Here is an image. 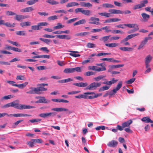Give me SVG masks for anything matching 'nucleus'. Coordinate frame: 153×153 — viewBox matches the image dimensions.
Masks as SVG:
<instances>
[{
    "label": "nucleus",
    "instance_id": "nucleus-18",
    "mask_svg": "<svg viewBox=\"0 0 153 153\" xmlns=\"http://www.w3.org/2000/svg\"><path fill=\"white\" fill-rule=\"evenodd\" d=\"M19 102V100H16L10 103V106L14 107L18 109L19 105V104L18 103Z\"/></svg>",
    "mask_w": 153,
    "mask_h": 153
},
{
    "label": "nucleus",
    "instance_id": "nucleus-12",
    "mask_svg": "<svg viewBox=\"0 0 153 153\" xmlns=\"http://www.w3.org/2000/svg\"><path fill=\"white\" fill-rule=\"evenodd\" d=\"M123 82L122 81H119L118 85H117L116 88L114 89L112 91L113 93H115L117 92L118 91L121 87L122 85Z\"/></svg>",
    "mask_w": 153,
    "mask_h": 153
},
{
    "label": "nucleus",
    "instance_id": "nucleus-37",
    "mask_svg": "<svg viewBox=\"0 0 153 153\" xmlns=\"http://www.w3.org/2000/svg\"><path fill=\"white\" fill-rule=\"evenodd\" d=\"M102 6L106 8H114V6L110 4L105 3L102 4Z\"/></svg>",
    "mask_w": 153,
    "mask_h": 153
},
{
    "label": "nucleus",
    "instance_id": "nucleus-42",
    "mask_svg": "<svg viewBox=\"0 0 153 153\" xmlns=\"http://www.w3.org/2000/svg\"><path fill=\"white\" fill-rule=\"evenodd\" d=\"M110 27L109 26H105L102 28V30H105V32L107 33H108L111 31V30L109 29Z\"/></svg>",
    "mask_w": 153,
    "mask_h": 153
},
{
    "label": "nucleus",
    "instance_id": "nucleus-35",
    "mask_svg": "<svg viewBox=\"0 0 153 153\" xmlns=\"http://www.w3.org/2000/svg\"><path fill=\"white\" fill-rule=\"evenodd\" d=\"M64 27V25H62L61 23H58L57 24V25L54 26L53 28L54 29H58L62 28Z\"/></svg>",
    "mask_w": 153,
    "mask_h": 153
},
{
    "label": "nucleus",
    "instance_id": "nucleus-15",
    "mask_svg": "<svg viewBox=\"0 0 153 153\" xmlns=\"http://www.w3.org/2000/svg\"><path fill=\"white\" fill-rule=\"evenodd\" d=\"M118 144V142L115 140H113L108 144L107 145L110 147H114L116 146Z\"/></svg>",
    "mask_w": 153,
    "mask_h": 153
},
{
    "label": "nucleus",
    "instance_id": "nucleus-8",
    "mask_svg": "<svg viewBox=\"0 0 153 153\" xmlns=\"http://www.w3.org/2000/svg\"><path fill=\"white\" fill-rule=\"evenodd\" d=\"M52 111H67L68 112H67V113L70 114L72 113V111H69L66 108H54L51 109Z\"/></svg>",
    "mask_w": 153,
    "mask_h": 153
},
{
    "label": "nucleus",
    "instance_id": "nucleus-7",
    "mask_svg": "<svg viewBox=\"0 0 153 153\" xmlns=\"http://www.w3.org/2000/svg\"><path fill=\"white\" fill-rule=\"evenodd\" d=\"M89 20L92 21L89 22V24H95L96 25H98L100 24V19L98 18L92 17L90 18Z\"/></svg>",
    "mask_w": 153,
    "mask_h": 153
},
{
    "label": "nucleus",
    "instance_id": "nucleus-22",
    "mask_svg": "<svg viewBox=\"0 0 153 153\" xmlns=\"http://www.w3.org/2000/svg\"><path fill=\"white\" fill-rule=\"evenodd\" d=\"M31 25V22H24L20 23V26L22 27L30 26Z\"/></svg>",
    "mask_w": 153,
    "mask_h": 153
},
{
    "label": "nucleus",
    "instance_id": "nucleus-58",
    "mask_svg": "<svg viewBox=\"0 0 153 153\" xmlns=\"http://www.w3.org/2000/svg\"><path fill=\"white\" fill-rule=\"evenodd\" d=\"M141 6H140V4H137L134 5L133 7V10H136L137 9H140L141 8Z\"/></svg>",
    "mask_w": 153,
    "mask_h": 153
},
{
    "label": "nucleus",
    "instance_id": "nucleus-39",
    "mask_svg": "<svg viewBox=\"0 0 153 153\" xmlns=\"http://www.w3.org/2000/svg\"><path fill=\"white\" fill-rule=\"evenodd\" d=\"M16 33L17 35L19 36H25L26 35L25 31L24 30L16 31Z\"/></svg>",
    "mask_w": 153,
    "mask_h": 153
},
{
    "label": "nucleus",
    "instance_id": "nucleus-48",
    "mask_svg": "<svg viewBox=\"0 0 153 153\" xmlns=\"http://www.w3.org/2000/svg\"><path fill=\"white\" fill-rule=\"evenodd\" d=\"M72 80L73 79H71V78H69L66 79L59 81V82L63 83L65 82H68L72 81Z\"/></svg>",
    "mask_w": 153,
    "mask_h": 153
},
{
    "label": "nucleus",
    "instance_id": "nucleus-51",
    "mask_svg": "<svg viewBox=\"0 0 153 153\" xmlns=\"http://www.w3.org/2000/svg\"><path fill=\"white\" fill-rule=\"evenodd\" d=\"M96 98V97L95 96V95L94 96H88L86 95H85V99H91Z\"/></svg>",
    "mask_w": 153,
    "mask_h": 153
},
{
    "label": "nucleus",
    "instance_id": "nucleus-38",
    "mask_svg": "<svg viewBox=\"0 0 153 153\" xmlns=\"http://www.w3.org/2000/svg\"><path fill=\"white\" fill-rule=\"evenodd\" d=\"M38 0H31L27 1V4L29 5H31L35 4L36 2L38 1Z\"/></svg>",
    "mask_w": 153,
    "mask_h": 153
},
{
    "label": "nucleus",
    "instance_id": "nucleus-50",
    "mask_svg": "<svg viewBox=\"0 0 153 153\" xmlns=\"http://www.w3.org/2000/svg\"><path fill=\"white\" fill-rule=\"evenodd\" d=\"M78 18H75L70 20H68L67 22V23L68 24H70L72 22H73L76 20L78 19Z\"/></svg>",
    "mask_w": 153,
    "mask_h": 153
},
{
    "label": "nucleus",
    "instance_id": "nucleus-3",
    "mask_svg": "<svg viewBox=\"0 0 153 153\" xmlns=\"http://www.w3.org/2000/svg\"><path fill=\"white\" fill-rule=\"evenodd\" d=\"M48 25V23L47 22H40L37 25H35L32 26L31 27V30H28V32H33V30H37L41 29L42 28L41 26H47Z\"/></svg>",
    "mask_w": 153,
    "mask_h": 153
},
{
    "label": "nucleus",
    "instance_id": "nucleus-34",
    "mask_svg": "<svg viewBox=\"0 0 153 153\" xmlns=\"http://www.w3.org/2000/svg\"><path fill=\"white\" fill-rule=\"evenodd\" d=\"M63 72L66 74L73 73L72 68H65L63 71Z\"/></svg>",
    "mask_w": 153,
    "mask_h": 153
},
{
    "label": "nucleus",
    "instance_id": "nucleus-59",
    "mask_svg": "<svg viewBox=\"0 0 153 153\" xmlns=\"http://www.w3.org/2000/svg\"><path fill=\"white\" fill-rule=\"evenodd\" d=\"M26 12H28L32 11L34 9L32 7H29L26 8Z\"/></svg>",
    "mask_w": 153,
    "mask_h": 153
},
{
    "label": "nucleus",
    "instance_id": "nucleus-28",
    "mask_svg": "<svg viewBox=\"0 0 153 153\" xmlns=\"http://www.w3.org/2000/svg\"><path fill=\"white\" fill-rule=\"evenodd\" d=\"M147 43V42L144 39L142 41L140 45L138 46V47L137 48V49L140 50V49L142 48Z\"/></svg>",
    "mask_w": 153,
    "mask_h": 153
},
{
    "label": "nucleus",
    "instance_id": "nucleus-41",
    "mask_svg": "<svg viewBox=\"0 0 153 153\" xmlns=\"http://www.w3.org/2000/svg\"><path fill=\"white\" fill-rule=\"evenodd\" d=\"M148 0H144L141 2L140 4L141 8L146 6L145 4L148 3Z\"/></svg>",
    "mask_w": 153,
    "mask_h": 153
},
{
    "label": "nucleus",
    "instance_id": "nucleus-40",
    "mask_svg": "<svg viewBox=\"0 0 153 153\" xmlns=\"http://www.w3.org/2000/svg\"><path fill=\"white\" fill-rule=\"evenodd\" d=\"M10 49L16 52H22V51L21 49L13 47L10 46Z\"/></svg>",
    "mask_w": 153,
    "mask_h": 153
},
{
    "label": "nucleus",
    "instance_id": "nucleus-47",
    "mask_svg": "<svg viewBox=\"0 0 153 153\" xmlns=\"http://www.w3.org/2000/svg\"><path fill=\"white\" fill-rule=\"evenodd\" d=\"M91 12L88 10H83L82 12V13L86 16H89L90 15Z\"/></svg>",
    "mask_w": 153,
    "mask_h": 153
},
{
    "label": "nucleus",
    "instance_id": "nucleus-5",
    "mask_svg": "<svg viewBox=\"0 0 153 153\" xmlns=\"http://www.w3.org/2000/svg\"><path fill=\"white\" fill-rule=\"evenodd\" d=\"M56 113L55 112L42 113L39 114V116L44 118L50 117H54L55 116Z\"/></svg>",
    "mask_w": 153,
    "mask_h": 153
},
{
    "label": "nucleus",
    "instance_id": "nucleus-25",
    "mask_svg": "<svg viewBox=\"0 0 153 153\" xmlns=\"http://www.w3.org/2000/svg\"><path fill=\"white\" fill-rule=\"evenodd\" d=\"M105 45L106 46L112 48L118 46V44L116 43H105Z\"/></svg>",
    "mask_w": 153,
    "mask_h": 153
},
{
    "label": "nucleus",
    "instance_id": "nucleus-61",
    "mask_svg": "<svg viewBox=\"0 0 153 153\" xmlns=\"http://www.w3.org/2000/svg\"><path fill=\"white\" fill-rule=\"evenodd\" d=\"M38 13L39 14L40 16H48L49 15V14L48 13H47L45 12H38Z\"/></svg>",
    "mask_w": 153,
    "mask_h": 153
},
{
    "label": "nucleus",
    "instance_id": "nucleus-36",
    "mask_svg": "<svg viewBox=\"0 0 153 153\" xmlns=\"http://www.w3.org/2000/svg\"><path fill=\"white\" fill-rule=\"evenodd\" d=\"M110 87V86H107L106 85L103 86L100 88L99 91V92L105 90H108L109 88Z\"/></svg>",
    "mask_w": 153,
    "mask_h": 153
},
{
    "label": "nucleus",
    "instance_id": "nucleus-16",
    "mask_svg": "<svg viewBox=\"0 0 153 153\" xmlns=\"http://www.w3.org/2000/svg\"><path fill=\"white\" fill-rule=\"evenodd\" d=\"M28 16H23L20 15H16V18L15 19L18 21H20L21 20L23 19L28 17Z\"/></svg>",
    "mask_w": 153,
    "mask_h": 153
},
{
    "label": "nucleus",
    "instance_id": "nucleus-13",
    "mask_svg": "<svg viewBox=\"0 0 153 153\" xmlns=\"http://www.w3.org/2000/svg\"><path fill=\"white\" fill-rule=\"evenodd\" d=\"M10 116L17 117H30L31 116V115L25 114H10Z\"/></svg>",
    "mask_w": 153,
    "mask_h": 153
},
{
    "label": "nucleus",
    "instance_id": "nucleus-57",
    "mask_svg": "<svg viewBox=\"0 0 153 153\" xmlns=\"http://www.w3.org/2000/svg\"><path fill=\"white\" fill-rule=\"evenodd\" d=\"M105 127L104 126H99L95 128V129L96 130H99L100 129L102 130H104L105 129Z\"/></svg>",
    "mask_w": 153,
    "mask_h": 153
},
{
    "label": "nucleus",
    "instance_id": "nucleus-2",
    "mask_svg": "<svg viewBox=\"0 0 153 153\" xmlns=\"http://www.w3.org/2000/svg\"><path fill=\"white\" fill-rule=\"evenodd\" d=\"M103 65L104 64L103 63H97L96 64L97 66H101L102 68H100L94 66H90L89 67V69L91 70L95 71L97 72L105 71L106 70V68Z\"/></svg>",
    "mask_w": 153,
    "mask_h": 153
},
{
    "label": "nucleus",
    "instance_id": "nucleus-32",
    "mask_svg": "<svg viewBox=\"0 0 153 153\" xmlns=\"http://www.w3.org/2000/svg\"><path fill=\"white\" fill-rule=\"evenodd\" d=\"M98 14L102 16H105L107 17H109L111 16V14L110 13H107L106 12L100 13Z\"/></svg>",
    "mask_w": 153,
    "mask_h": 153
},
{
    "label": "nucleus",
    "instance_id": "nucleus-24",
    "mask_svg": "<svg viewBox=\"0 0 153 153\" xmlns=\"http://www.w3.org/2000/svg\"><path fill=\"white\" fill-rule=\"evenodd\" d=\"M79 5V4L76 2H71L67 4L66 5V7H69L76 6H77Z\"/></svg>",
    "mask_w": 153,
    "mask_h": 153
},
{
    "label": "nucleus",
    "instance_id": "nucleus-10",
    "mask_svg": "<svg viewBox=\"0 0 153 153\" xmlns=\"http://www.w3.org/2000/svg\"><path fill=\"white\" fill-rule=\"evenodd\" d=\"M35 107L30 105H21L19 104L18 108V109L22 110L23 109H30L35 108Z\"/></svg>",
    "mask_w": 153,
    "mask_h": 153
},
{
    "label": "nucleus",
    "instance_id": "nucleus-19",
    "mask_svg": "<svg viewBox=\"0 0 153 153\" xmlns=\"http://www.w3.org/2000/svg\"><path fill=\"white\" fill-rule=\"evenodd\" d=\"M80 5L82 7H92V4L89 3L82 2L80 3Z\"/></svg>",
    "mask_w": 153,
    "mask_h": 153
},
{
    "label": "nucleus",
    "instance_id": "nucleus-63",
    "mask_svg": "<svg viewBox=\"0 0 153 153\" xmlns=\"http://www.w3.org/2000/svg\"><path fill=\"white\" fill-rule=\"evenodd\" d=\"M40 50L43 51H44L46 52V53H48L49 52V51L47 47H42L40 49Z\"/></svg>",
    "mask_w": 153,
    "mask_h": 153
},
{
    "label": "nucleus",
    "instance_id": "nucleus-17",
    "mask_svg": "<svg viewBox=\"0 0 153 153\" xmlns=\"http://www.w3.org/2000/svg\"><path fill=\"white\" fill-rule=\"evenodd\" d=\"M141 16L144 22H147L150 18V16L145 13H142Z\"/></svg>",
    "mask_w": 153,
    "mask_h": 153
},
{
    "label": "nucleus",
    "instance_id": "nucleus-64",
    "mask_svg": "<svg viewBox=\"0 0 153 153\" xmlns=\"http://www.w3.org/2000/svg\"><path fill=\"white\" fill-rule=\"evenodd\" d=\"M112 58H103L100 59L101 61H107L108 62H112Z\"/></svg>",
    "mask_w": 153,
    "mask_h": 153
},
{
    "label": "nucleus",
    "instance_id": "nucleus-21",
    "mask_svg": "<svg viewBox=\"0 0 153 153\" xmlns=\"http://www.w3.org/2000/svg\"><path fill=\"white\" fill-rule=\"evenodd\" d=\"M37 98H39L40 101L41 103H48L50 102V100H47L44 97H38Z\"/></svg>",
    "mask_w": 153,
    "mask_h": 153
},
{
    "label": "nucleus",
    "instance_id": "nucleus-26",
    "mask_svg": "<svg viewBox=\"0 0 153 153\" xmlns=\"http://www.w3.org/2000/svg\"><path fill=\"white\" fill-rule=\"evenodd\" d=\"M124 65V64L117 65H109V67H110L111 69H114L121 68L123 67Z\"/></svg>",
    "mask_w": 153,
    "mask_h": 153
},
{
    "label": "nucleus",
    "instance_id": "nucleus-9",
    "mask_svg": "<svg viewBox=\"0 0 153 153\" xmlns=\"http://www.w3.org/2000/svg\"><path fill=\"white\" fill-rule=\"evenodd\" d=\"M125 26H127L130 28H133L136 30H139V25L136 23L125 24Z\"/></svg>",
    "mask_w": 153,
    "mask_h": 153
},
{
    "label": "nucleus",
    "instance_id": "nucleus-54",
    "mask_svg": "<svg viewBox=\"0 0 153 153\" xmlns=\"http://www.w3.org/2000/svg\"><path fill=\"white\" fill-rule=\"evenodd\" d=\"M43 36L44 38H53L55 37V36L46 34L44 35Z\"/></svg>",
    "mask_w": 153,
    "mask_h": 153
},
{
    "label": "nucleus",
    "instance_id": "nucleus-27",
    "mask_svg": "<svg viewBox=\"0 0 153 153\" xmlns=\"http://www.w3.org/2000/svg\"><path fill=\"white\" fill-rule=\"evenodd\" d=\"M46 1L52 5L57 4L59 3V2L56 1L54 0H47Z\"/></svg>",
    "mask_w": 153,
    "mask_h": 153
},
{
    "label": "nucleus",
    "instance_id": "nucleus-30",
    "mask_svg": "<svg viewBox=\"0 0 153 153\" xmlns=\"http://www.w3.org/2000/svg\"><path fill=\"white\" fill-rule=\"evenodd\" d=\"M152 59V57L150 55H147L145 59V63H149Z\"/></svg>",
    "mask_w": 153,
    "mask_h": 153
},
{
    "label": "nucleus",
    "instance_id": "nucleus-33",
    "mask_svg": "<svg viewBox=\"0 0 153 153\" xmlns=\"http://www.w3.org/2000/svg\"><path fill=\"white\" fill-rule=\"evenodd\" d=\"M89 33V32H81L78 33L76 34L75 35L77 36H86Z\"/></svg>",
    "mask_w": 153,
    "mask_h": 153
},
{
    "label": "nucleus",
    "instance_id": "nucleus-11",
    "mask_svg": "<svg viewBox=\"0 0 153 153\" xmlns=\"http://www.w3.org/2000/svg\"><path fill=\"white\" fill-rule=\"evenodd\" d=\"M118 80V79H115L114 78H113L111 79L110 81L104 82H102V83L104 84L111 85L116 83Z\"/></svg>",
    "mask_w": 153,
    "mask_h": 153
},
{
    "label": "nucleus",
    "instance_id": "nucleus-23",
    "mask_svg": "<svg viewBox=\"0 0 153 153\" xmlns=\"http://www.w3.org/2000/svg\"><path fill=\"white\" fill-rule=\"evenodd\" d=\"M86 23V20L85 19H82L80 20L75 23H74L73 25L74 26H76L79 25L81 24H83Z\"/></svg>",
    "mask_w": 153,
    "mask_h": 153
},
{
    "label": "nucleus",
    "instance_id": "nucleus-4",
    "mask_svg": "<svg viewBox=\"0 0 153 153\" xmlns=\"http://www.w3.org/2000/svg\"><path fill=\"white\" fill-rule=\"evenodd\" d=\"M41 88V87L39 88V86L37 88L31 87L30 88L31 90L27 92L26 93L27 94H40L41 93L40 91H43V90H45L44 88L42 89Z\"/></svg>",
    "mask_w": 153,
    "mask_h": 153
},
{
    "label": "nucleus",
    "instance_id": "nucleus-31",
    "mask_svg": "<svg viewBox=\"0 0 153 153\" xmlns=\"http://www.w3.org/2000/svg\"><path fill=\"white\" fill-rule=\"evenodd\" d=\"M110 37L111 35L104 36L100 38V41H103L104 42H105L108 40Z\"/></svg>",
    "mask_w": 153,
    "mask_h": 153
},
{
    "label": "nucleus",
    "instance_id": "nucleus-60",
    "mask_svg": "<svg viewBox=\"0 0 153 153\" xmlns=\"http://www.w3.org/2000/svg\"><path fill=\"white\" fill-rule=\"evenodd\" d=\"M135 80V79L134 78H133L130 79V80H128L126 81V83L127 84H131Z\"/></svg>",
    "mask_w": 153,
    "mask_h": 153
},
{
    "label": "nucleus",
    "instance_id": "nucleus-43",
    "mask_svg": "<svg viewBox=\"0 0 153 153\" xmlns=\"http://www.w3.org/2000/svg\"><path fill=\"white\" fill-rule=\"evenodd\" d=\"M32 140L33 141V142H34V143H42L43 142V140L41 139H32Z\"/></svg>",
    "mask_w": 153,
    "mask_h": 153
},
{
    "label": "nucleus",
    "instance_id": "nucleus-56",
    "mask_svg": "<svg viewBox=\"0 0 153 153\" xmlns=\"http://www.w3.org/2000/svg\"><path fill=\"white\" fill-rule=\"evenodd\" d=\"M10 43L17 47H20L21 45L17 42L10 41Z\"/></svg>",
    "mask_w": 153,
    "mask_h": 153
},
{
    "label": "nucleus",
    "instance_id": "nucleus-55",
    "mask_svg": "<svg viewBox=\"0 0 153 153\" xmlns=\"http://www.w3.org/2000/svg\"><path fill=\"white\" fill-rule=\"evenodd\" d=\"M34 142H33V141L32 140V139L30 141L27 142V144L31 147H33L34 146Z\"/></svg>",
    "mask_w": 153,
    "mask_h": 153
},
{
    "label": "nucleus",
    "instance_id": "nucleus-52",
    "mask_svg": "<svg viewBox=\"0 0 153 153\" xmlns=\"http://www.w3.org/2000/svg\"><path fill=\"white\" fill-rule=\"evenodd\" d=\"M111 54V53H104V52H101L97 54V56H105L106 55H109Z\"/></svg>",
    "mask_w": 153,
    "mask_h": 153
},
{
    "label": "nucleus",
    "instance_id": "nucleus-6",
    "mask_svg": "<svg viewBox=\"0 0 153 153\" xmlns=\"http://www.w3.org/2000/svg\"><path fill=\"white\" fill-rule=\"evenodd\" d=\"M15 83V82L14 81H10V84H12L13 86L17 87L20 88H23L26 86L28 84V82H25L23 83L20 84H13Z\"/></svg>",
    "mask_w": 153,
    "mask_h": 153
},
{
    "label": "nucleus",
    "instance_id": "nucleus-49",
    "mask_svg": "<svg viewBox=\"0 0 153 153\" xmlns=\"http://www.w3.org/2000/svg\"><path fill=\"white\" fill-rule=\"evenodd\" d=\"M24 121L23 119H22L20 120H18L14 123V125L13 126V128H15L16 126L18 125L20 123L23 122Z\"/></svg>",
    "mask_w": 153,
    "mask_h": 153
},
{
    "label": "nucleus",
    "instance_id": "nucleus-53",
    "mask_svg": "<svg viewBox=\"0 0 153 153\" xmlns=\"http://www.w3.org/2000/svg\"><path fill=\"white\" fill-rule=\"evenodd\" d=\"M87 47L88 48H93L95 47V45L91 43H88L87 45Z\"/></svg>",
    "mask_w": 153,
    "mask_h": 153
},
{
    "label": "nucleus",
    "instance_id": "nucleus-1",
    "mask_svg": "<svg viewBox=\"0 0 153 153\" xmlns=\"http://www.w3.org/2000/svg\"><path fill=\"white\" fill-rule=\"evenodd\" d=\"M101 83L100 82H93L88 86V84L87 82H80L78 83H74L73 85L78 87H87L85 88V90H92L95 89L98 87H100L101 85Z\"/></svg>",
    "mask_w": 153,
    "mask_h": 153
},
{
    "label": "nucleus",
    "instance_id": "nucleus-44",
    "mask_svg": "<svg viewBox=\"0 0 153 153\" xmlns=\"http://www.w3.org/2000/svg\"><path fill=\"white\" fill-rule=\"evenodd\" d=\"M73 73L75 72H80L81 71V68L79 67H76L75 68H72Z\"/></svg>",
    "mask_w": 153,
    "mask_h": 153
},
{
    "label": "nucleus",
    "instance_id": "nucleus-46",
    "mask_svg": "<svg viewBox=\"0 0 153 153\" xmlns=\"http://www.w3.org/2000/svg\"><path fill=\"white\" fill-rule=\"evenodd\" d=\"M57 19V16L55 15L49 17L48 18V21H51L56 19Z\"/></svg>",
    "mask_w": 153,
    "mask_h": 153
},
{
    "label": "nucleus",
    "instance_id": "nucleus-62",
    "mask_svg": "<svg viewBox=\"0 0 153 153\" xmlns=\"http://www.w3.org/2000/svg\"><path fill=\"white\" fill-rule=\"evenodd\" d=\"M41 120V119H32L29 120V121L31 123L37 122L40 121Z\"/></svg>",
    "mask_w": 153,
    "mask_h": 153
},
{
    "label": "nucleus",
    "instance_id": "nucleus-29",
    "mask_svg": "<svg viewBox=\"0 0 153 153\" xmlns=\"http://www.w3.org/2000/svg\"><path fill=\"white\" fill-rule=\"evenodd\" d=\"M48 84L47 83H41V84H38L37 85V86H39V88H40V87H41V88H42L41 89H43V88H44L45 89V90H43V91H47L48 89H47V88H44V87L45 86H48Z\"/></svg>",
    "mask_w": 153,
    "mask_h": 153
},
{
    "label": "nucleus",
    "instance_id": "nucleus-20",
    "mask_svg": "<svg viewBox=\"0 0 153 153\" xmlns=\"http://www.w3.org/2000/svg\"><path fill=\"white\" fill-rule=\"evenodd\" d=\"M132 123V120H130L126 122L123 123L122 125L123 126V128L128 127Z\"/></svg>",
    "mask_w": 153,
    "mask_h": 153
},
{
    "label": "nucleus",
    "instance_id": "nucleus-45",
    "mask_svg": "<svg viewBox=\"0 0 153 153\" xmlns=\"http://www.w3.org/2000/svg\"><path fill=\"white\" fill-rule=\"evenodd\" d=\"M139 35V33H134L133 34H131L130 35H128L127 36L128 37L129 40L132 39V38L136 36H138Z\"/></svg>",
    "mask_w": 153,
    "mask_h": 153
},
{
    "label": "nucleus",
    "instance_id": "nucleus-14",
    "mask_svg": "<svg viewBox=\"0 0 153 153\" xmlns=\"http://www.w3.org/2000/svg\"><path fill=\"white\" fill-rule=\"evenodd\" d=\"M141 120L145 123H153V121H152L148 116L143 117L141 119Z\"/></svg>",
    "mask_w": 153,
    "mask_h": 153
}]
</instances>
